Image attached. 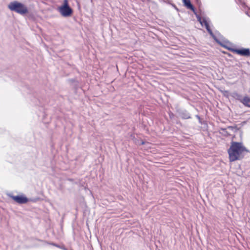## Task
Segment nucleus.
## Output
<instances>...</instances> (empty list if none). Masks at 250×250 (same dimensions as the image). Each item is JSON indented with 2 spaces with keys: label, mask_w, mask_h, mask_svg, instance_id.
Masks as SVG:
<instances>
[{
  "label": "nucleus",
  "mask_w": 250,
  "mask_h": 250,
  "mask_svg": "<svg viewBox=\"0 0 250 250\" xmlns=\"http://www.w3.org/2000/svg\"><path fill=\"white\" fill-rule=\"evenodd\" d=\"M249 150L242 142L232 141L228 149L229 161L230 162L242 159Z\"/></svg>",
  "instance_id": "obj_1"
},
{
  "label": "nucleus",
  "mask_w": 250,
  "mask_h": 250,
  "mask_svg": "<svg viewBox=\"0 0 250 250\" xmlns=\"http://www.w3.org/2000/svg\"><path fill=\"white\" fill-rule=\"evenodd\" d=\"M8 7L10 10L15 11L21 15H24L28 12L27 7L17 1L10 2L8 4Z\"/></svg>",
  "instance_id": "obj_2"
},
{
  "label": "nucleus",
  "mask_w": 250,
  "mask_h": 250,
  "mask_svg": "<svg viewBox=\"0 0 250 250\" xmlns=\"http://www.w3.org/2000/svg\"><path fill=\"white\" fill-rule=\"evenodd\" d=\"M59 11L64 17H68L71 15L72 10L69 6L67 0H64L63 5L59 8Z\"/></svg>",
  "instance_id": "obj_3"
},
{
  "label": "nucleus",
  "mask_w": 250,
  "mask_h": 250,
  "mask_svg": "<svg viewBox=\"0 0 250 250\" xmlns=\"http://www.w3.org/2000/svg\"><path fill=\"white\" fill-rule=\"evenodd\" d=\"M225 48L228 49L233 53L237 54L242 56H250V50L248 48L235 49L233 47L224 46Z\"/></svg>",
  "instance_id": "obj_4"
},
{
  "label": "nucleus",
  "mask_w": 250,
  "mask_h": 250,
  "mask_svg": "<svg viewBox=\"0 0 250 250\" xmlns=\"http://www.w3.org/2000/svg\"><path fill=\"white\" fill-rule=\"evenodd\" d=\"M10 197L16 203L22 204H25L28 202V198L23 195H18V196H10Z\"/></svg>",
  "instance_id": "obj_5"
},
{
  "label": "nucleus",
  "mask_w": 250,
  "mask_h": 250,
  "mask_svg": "<svg viewBox=\"0 0 250 250\" xmlns=\"http://www.w3.org/2000/svg\"><path fill=\"white\" fill-rule=\"evenodd\" d=\"M198 21L200 22L201 24L203 25H205L207 30L208 32L211 33V31L210 28L209 24L207 20V19L205 18H202L200 16L197 17Z\"/></svg>",
  "instance_id": "obj_6"
},
{
  "label": "nucleus",
  "mask_w": 250,
  "mask_h": 250,
  "mask_svg": "<svg viewBox=\"0 0 250 250\" xmlns=\"http://www.w3.org/2000/svg\"><path fill=\"white\" fill-rule=\"evenodd\" d=\"M182 1L184 6L188 9L191 10L193 12H195V8L191 4L190 0H182Z\"/></svg>",
  "instance_id": "obj_7"
},
{
  "label": "nucleus",
  "mask_w": 250,
  "mask_h": 250,
  "mask_svg": "<svg viewBox=\"0 0 250 250\" xmlns=\"http://www.w3.org/2000/svg\"><path fill=\"white\" fill-rule=\"evenodd\" d=\"M240 102L245 106L250 107V98L247 96L244 97L240 100Z\"/></svg>",
  "instance_id": "obj_8"
}]
</instances>
